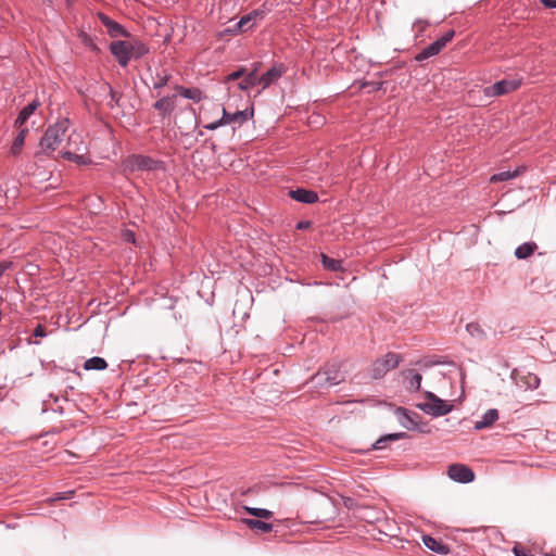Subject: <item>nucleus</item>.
<instances>
[{"mask_svg": "<svg viewBox=\"0 0 556 556\" xmlns=\"http://www.w3.org/2000/svg\"><path fill=\"white\" fill-rule=\"evenodd\" d=\"M455 31L453 29L446 31L442 37L424 48L416 56L417 62H422L431 56L439 54L442 49L453 39Z\"/></svg>", "mask_w": 556, "mask_h": 556, "instance_id": "obj_5", "label": "nucleus"}, {"mask_svg": "<svg viewBox=\"0 0 556 556\" xmlns=\"http://www.w3.org/2000/svg\"><path fill=\"white\" fill-rule=\"evenodd\" d=\"M428 26V21L419 18L415 21L413 28L416 29L417 34H422Z\"/></svg>", "mask_w": 556, "mask_h": 556, "instance_id": "obj_37", "label": "nucleus"}, {"mask_svg": "<svg viewBox=\"0 0 556 556\" xmlns=\"http://www.w3.org/2000/svg\"><path fill=\"white\" fill-rule=\"evenodd\" d=\"M127 167L131 170H156L163 167V162L154 160L147 155H131L126 161Z\"/></svg>", "mask_w": 556, "mask_h": 556, "instance_id": "obj_6", "label": "nucleus"}, {"mask_svg": "<svg viewBox=\"0 0 556 556\" xmlns=\"http://www.w3.org/2000/svg\"><path fill=\"white\" fill-rule=\"evenodd\" d=\"M267 13V10L265 8H260L251 11L250 13L243 15L239 22L237 23L236 27L240 30H247L251 28L253 25H255L256 22L262 21Z\"/></svg>", "mask_w": 556, "mask_h": 556, "instance_id": "obj_12", "label": "nucleus"}, {"mask_svg": "<svg viewBox=\"0 0 556 556\" xmlns=\"http://www.w3.org/2000/svg\"><path fill=\"white\" fill-rule=\"evenodd\" d=\"M176 94L165 96L157 100L153 108L159 112V114L164 118L172 114V112L176 108Z\"/></svg>", "mask_w": 556, "mask_h": 556, "instance_id": "obj_14", "label": "nucleus"}, {"mask_svg": "<svg viewBox=\"0 0 556 556\" xmlns=\"http://www.w3.org/2000/svg\"><path fill=\"white\" fill-rule=\"evenodd\" d=\"M253 116V109L237 111L235 113H229L225 109L223 110V122L226 124L237 123L242 125L248 122Z\"/></svg>", "mask_w": 556, "mask_h": 556, "instance_id": "obj_15", "label": "nucleus"}, {"mask_svg": "<svg viewBox=\"0 0 556 556\" xmlns=\"http://www.w3.org/2000/svg\"><path fill=\"white\" fill-rule=\"evenodd\" d=\"M406 437V433L405 432H400V433H390V434H387V435H383L381 437L380 439H378L374 444H372V448L374 450H381L386 446V443L387 442H390V441H396V440H400V439H403Z\"/></svg>", "mask_w": 556, "mask_h": 556, "instance_id": "obj_27", "label": "nucleus"}, {"mask_svg": "<svg viewBox=\"0 0 556 556\" xmlns=\"http://www.w3.org/2000/svg\"><path fill=\"white\" fill-rule=\"evenodd\" d=\"M110 52L114 55L122 67H126L131 60L129 40H115L109 46Z\"/></svg>", "mask_w": 556, "mask_h": 556, "instance_id": "obj_8", "label": "nucleus"}, {"mask_svg": "<svg viewBox=\"0 0 556 556\" xmlns=\"http://www.w3.org/2000/svg\"><path fill=\"white\" fill-rule=\"evenodd\" d=\"M401 357L395 353H388L384 357L377 359L372 365V377L375 379L382 378L388 371L399 366Z\"/></svg>", "mask_w": 556, "mask_h": 556, "instance_id": "obj_7", "label": "nucleus"}, {"mask_svg": "<svg viewBox=\"0 0 556 556\" xmlns=\"http://www.w3.org/2000/svg\"><path fill=\"white\" fill-rule=\"evenodd\" d=\"M223 125H225V123L223 122V117H222L220 119L206 125L205 128L210 129V130H215Z\"/></svg>", "mask_w": 556, "mask_h": 556, "instance_id": "obj_42", "label": "nucleus"}, {"mask_svg": "<svg viewBox=\"0 0 556 556\" xmlns=\"http://www.w3.org/2000/svg\"><path fill=\"white\" fill-rule=\"evenodd\" d=\"M108 367V363L104 358L93 356L87 359L84 364L85 370H104Z\"/></svg>", "mask_w": 556, "mask_h": 556, "instance_id": "obj_26", "label": "nucleus"}, {"mask_svg": "<svg viewBox=\"0 0 556 556\" xmlns=\"http://www.w3.org/2000/svg\"><path fill=\"white\" fill-rule=\"evenodd\" d=\"M242 522L251 530L260 533H269L274 526L270 522H266L264 520L252 519V518H243Z\"/></svg>", "mask_w": 556, "mask_h": 556, "instance_id": "obj_18", "label": "nucleus"}, {"mask_svg": "<svg viewBox=\"0 0 556 556\" xmlns=\"http://www.w3.org/2000/svg\"><path fill=\"white\" fill-rule=\"evenodd\" d=\"M70 125L71 122L67 117H61L55 122V124L49 126L40 138V152L47 155L54 152L63 141Z\"/></svg>", "mask_w": 556, "mask_h": 556, "instance_id": "obj_1", "label": "nucleus"}, {"mask_svg": "<svg viewBox=\"0 0 556 556\" xmlns=\"http://www.w3.org/2000/svg\"><path fill=\"white\" fill-rule=\"evenodd\" d=\"M28 132V129L27 128H20V131L17 134V136L14 138L13 140V143L11 146V153L16 155L20 153L23 144H24V141H25V137H26V134Z\"/></svg>", "mask_w": 556, "mask_h": 556, "instance_id": "obj_29", "label": "nucleus"}, {"mask_svg": "<svg viewBox=\"0 0 556 556\" xmlns=\"http://www.w3.org/2000/svg\"><path fill=\"white\" fill-rule=\"evenodd\" d=\"M286 68L282 64H276L265 72L262 76H258L260 85L265 89L278 80L285 73Z\"/></svg>", "mask_w": 556, "mask_h": 556, "instance_id": "obj_13", "label": "nucleus"}, {"mask_svg": "<svg viewBox=\"0 0 556 556\" xmlns=\"http://www.w3.org/2000/svg\"><path fill=\"white\" fill-rule=\"evenodd\" d=\"M244 73H245V68H244V67H240L239 70H237V71H235V72H232V73L228 74V75L226 76L225 81H235V80H237V79H240V78H242V76L244 75Z\"/></svg>", "mask_w": 556, "mask_h": 556, "instance_id": "obj_36", "label": "nucleus"}, {"mask_svg": "<svg viewBox=\"0 0 556 556\" xmlns=\"http://www.w3.org/2000/svg\"><path fill=\"white\" fill-rule=\"evenodd\" d=\"M513 552L515 554V556H532L531 554H529L525 548L516 545L514 548H513Z\"/></svg>", "mask_w": 556, "mask_h": 556, "instance_id": "obj_41", "label": "nucleus"}, {"mask_svg": "<svg viewBox=\"0 0 556 556\" xmlns=\"http://www.w3.org/2000/svg\"><path fill=\"white\" fill-rule=\"evenodd\" d=\"M521 173H522L521 168H517L515 170H503V172L492 175L490 178V181L491 182L507 181V180L518 177Z\"/></svg>", "mask_w": 556, "mask_h": 556, "instance_id": "obj_25", "label": "nucleus"}, {"mask_svg": "<svg viewBox=\"0 0 556 556\" xmlns=\"http://www.w3.org/2000/svg\"><path fill=\"white\" fill-rule=\"evenodd\" d=\"M536 249H538V245L535 242H525V243L520 244L519 247H517V249L515 250V256L518 260H526L530 255H532Z\"/></svg>", "mask_w": 556, "mask_h": 556, "instance_id": "obj_24", "label": "nucleus"}, {"mask_svg": "<svg viewBox=\"0 0 556 556\" xmlns=\"http://www.w3.org/2000/svg\"><path fill=\"white\" fill-rule=\"evenodd\" d=\"M498 419V412L495 408L488 409L482 416L480 420L475 422L476 430H482L491 427Z\"/></svg>", "mask_w": 556, "mask_h": 556, "instance_id": "obj_19", "label": "nucleus"}, {"mask_svg": "<svg viewBox=\"0 0 556 556\" xmlns=\"http://www.w3.org/2000/svg\"><path fill=\"white\" fill-rule=\"evenodd\" d=\"M10 263L0 262V277L9 269Z\"/></svg>", "mask_w": 556, "mask_h": 556, "instance_id": "obj_46", "label": "nucleus"}, {"mask_svg": "<svg viewBox=\"0 0 556 556\" xmlns=\"http://www.w3.org/2000/svg\"><path fill=\"white\" fill-rule=\"evenodd\" d=\"M427 402L417 405L419 409L432 417H441L452 412L453 404L440 399L434 393L427 391Z\"/></svg>", "mask_w": 556, "mask_h": 556, "instance_id": "obj_3", "label": "nucleus"}, {"mask_svg": "<svg viewBox=\"0 0 556 556\" xmlns=\"http://www.w3.org/2000/svg\"><path fill=\"white\" fill-rule=\"evenodd\" d=\"M540 2L546 8L556 9V0H540Z\"/></svg>", "mask_w": 556, "mask_h": 556, "instance_id": "obj_44", "label": "nucleus"}, {"mask_svg": "<svg viewBox=\"0 0 556 556\" xmlns=\"http://www.w3.org/2000/svg\"><path fill=\"white\" fill-rule=\"evenodd\" d=\"M121 100V96L113 90L112 87H110V101L108 102V105L110 108H114V105H118Z\"/></svg>", "mask_w": 556, "mask_h": 556, "instance_id": "obj_38", "label": "nucleus"}, {"mask_svg": "<svg viewBox=\"0 0 556 556\" xmlns=\"http://www.w3.org/2000/svg\"><path fill=\"white\" fill-rule=\"evenodd\" d=\"M466 330H467V332L472 338H476V339H479V340H485L486 339L485 331L483 330V328L478 323H469V324H467Z\"/></svg>", "mask_w": 556, "mask_h": 556, "instance_id": "obj_31", "label": "nucleus"}, {"mask_svg": "<svg viewBox=\"0 0 556 556\" xmlns=\"http://www.w3.org/2000/svg\"><path fill=\"white\" fill-rule=\"evenodd\" d=\"M61 155L67 161H72L78 165H87L91 163V160L83 154H77L71 151H62Z\"/></svg>", "mask_w": 556, "mask_h": 556, "instance_id": "obj_28", "label": "nucleus"}, {"mask_svg": "<svg viewBox=\"0 0 556 556\" xmlns=\"http://www.w3.org/2000/svg\"><path fill=\"white\" fill-rule=\"evenodd\" d=\"M344 379L345 377L340 369V365L338 363H328L312 377L311 381L314 383V387L328 388L341 383Z\"/></svg>", "mask_w": 556, "mask_h": 556, "instance_id": "obj_2", "label": "nucleus"}, {"mask_svg": "<svg viewBox=\"0 0 556 556\" xmlns=\"http://www.w3.org/2000/svg\"><path fill=\"white\" fill-rule=\"evenodd\" d=\"M522 84L520 78L502 79L495 84L488 86L483 89V93L486 98H495L508 94L517 90Z\"/></svg>", "mask_w": 556, "mask_h": 556, "instance_id": "obj_4", "label": "nucleus"}, {"mask_svg": "<svg viewBox=\"0 0 556 556\" xmlns=\"http://www.w3.org/2000/svg\"><path fill=\"white\" fill-rule=\"evenodd\" d=\"M33 334H34L35 337H45V336H46V331H45V329H43V327H42V326L38 325V326L34 329Z\"/></svg>", "mask_w": 556, "mask_h": 556, "instance_id": "obj_43", "label": "nucleus"}, {"mask_svg": "<svg viewBox=\"0 0 556 556\" xmlns=\"http://www.w3.org/2000/svg\"><path fill=\"white\" fill-rule=\"evenodd\" d=\"M256 85H260L257 66H255L251 72L244 73L242 79L238 83V88L241 90H248Z\"/></svg>", "mask_w": 556, "mask_h": 556, "instance_id": "obj_20", "label": "nucleus"}, {"mask_svg": "<svg viewBox=\"0 0 556 556\" xmlns=\"http://www.w3.org/2000/svg\"><path fill=\"white\" fill-rule=\"evenodd\" d=\"M73 495H74V491H65V492L56 493L55 496L53 498H51V501L68 500Z\"/></svg>", "mask_w": 556, "mask_h": 556, "instance_id": "obj_39", "label": "nucleus"}, {"mask_svg": "<svg viewBox=\"0 0 556 556\" xmlns=\"http://www.w3.org/2000/svg\"><path fill=\"white\" fill-rule=\"evenodd\" d=\"M447 476L459 483H469L475 479V472L470 467L463 464H452L447 468Z\"/></svg>", "mask_w": 556, "mask_h": 556, "instance_id": "obj_9", "label": "nucleus"}, {"mask_svg": "<svg viewBox=\"0 0 556 556\" xmlns=\"http://www.w3.org/2000/svg\"><path fill=\"white\" fill-rule=\"evenodd\" d=\"M323 266L330 271H339L342 269V262L340 260L331 258L328 255L321 253Z\"/></svg>", "mask_w": 556, "mask_h": 556, "instance_id": "obj_30", "label": "nucleus"}, {"mask_svg": "<svg viewBox=\"0 0 556 556\" xmlns=\"http://www.w3.org/2000/svg\"><path fill=\"white\" fill-rule=\"evenodd\" d=\"M170 79V74H168L166 71H163L161 73H156L153 77V88L154 89H161L164 86L168 84Z\"/></svg>", "mask_w": 556, "mask_h": 556, "instance_id": "obj_33", "label": "nucleus"}, {"mask_svg": "<svg viewBox=\"0 0 556 556\" xmlns=\"http://www.w3.org/2000/svg\"><path fill=\"white\" fill-rule=\"evenodd\" d=\"M129 49H130V54H131V59H141L142 56L147 55L149 53V47L138 40V39H132V40H129Z\"/></svg>", "mask_w": 556, "mask_h": 556, "instance_id": "obj_22", "label": "nucleus"}, {"mask_svg": "<svg viewBox=\"0 0 556 556\" xmlns=\"http://www.w3.org/2000/svg\"><path fill=\"white\" fill-rule=\"evenodd\" d=\"M422 542L427 548L440 555H447L450 553V547L446 544L431 535H422Z\"/></svg>", "mask_w": 556, "mask_h": 556, "instance_id": "obj_17", "label": "nucleus"}, {"mask_svg": "<svg viewBox=\"0 0 556 556\" xmlns=\"http://www.w3.org/2000/svg\"><path fill=\"white\" fill-rule=\"evenodd\" d=\"M97 16L100 20V22L105 26L106 33L111 38L130 37V34L119 23L113 21L103 12H98Z\"/></svg>", "mask_w": 556, "mask_h": 556, "instance_id": "obj_10", "label": "nucleus"}, {"mask_svg": "<svg viewBox=\"0 0 556 556\" xmlns=\"http://www.w3.org/2000/svg\"><path fill=\"white\" fill-rule=\"evenodd\" d=\"M175 89L181 97L186 99H190L194 102H200L202 100V91L199 88H186L182 86H176Z\"/></svg>", "mask_w": 556, "mask_h": 556, "instance_id": "obj_23", "label": "nucleus"}, {"mask_svg": "<svg viewBox=\"0 0 556 556\" xmlns=\"http://www.w3.org/2000/svg\"><path fill=\"white\" fill-rule=\"evenodd\" d=\"M244 509L250 515H252V516H254L256 518L265 519V520L270 519L274 516V513L271 510L266 509V508L244 507Z\"/></svg>", "mask_w": 556, "mask_h": 556, "instance_id": "obj_32", "label": "nucleus"}, {"mask_svg": "<svg viewBox=\"0 0 556 556\" xmlns=\"http://www.w3.org/2000/svg\"><path fill=\"white\" fill-rule=\"evenodd\" d=\"M311 226V222L308 220H301L298 223L296 228L298 229H307Z\"/></svg>", "mask_w": 556, "mask_h": 556, "instance_id": "obj_45", "label": "nucleus"}, {"mask_svg": "<svg viewBox=\"0 0 556 556\" xmlns=\"http://www.w3.org/2000/svg\"><path fill=\"white\" fill-rule=\"evenodd\" d=\"M122 236H123V239L126 242H129V243H135L136 242L135 232L129 230V229L124 230Z\"/></svg>", "mask_w": 556, "mask_h": 556, "instance_id": "obj_40", "label": "nucleus"}, {"mask_svg": "<svg viewBox=\"0 0 556 556\" xmlns=\"http://www.w3.org/2000/svg\"><path fill=\"white\" fill-rule=\"evenodd\" d=\"M395 415L401 426L407 430L418 429L421 417L417 413L410 412L403 407H397Z\"/></svg>", "mask_w": 556, "mask_h": 556, "instance_id": "obj_11", "label": "nucleus"}, {"mask_svg": "<svg viewBox=\"0 0 556 556\" xmlns=\"http://www.w3.org/2000/svg\"><path fill=\"white\" fill-rule=\"evenodd\" d=\"M289 195L291 199L305 204H313L318 201L317 192L304 188L290 190Z\"/></svg>", "mask_w": 556, "mask_h": 556, "instance_id": "obj_16", "label": "nucleus"}, {"mask_svg": "<svg viewBox=\"0 0 556 556\" xmlns=\"http://www.w3.org/2000/svg\"><path fill=\"white\" fill-rule=\"evenodd\" d=\"M39 101L38 100H34L31 101L30 103H28L26 106H24L16 121H15V126L21 128L25 122L34 114V112L38 109L39 106Z\"/></svg>", "mask_w": 556, "mask_h": 556, "instance_id": "obj_21", "label": "nucleus"}, {"mask_svg": "<svg viewBox=\"0 0 556 556\" xmlns=\"http://www.w3.org/2000/svg\"><path fill=\"white\" fill-rule=\"evenodd\" d=\"M81 41L83 43L89 48L92 52H96L98 53L100 51L99 47L97 46V43L92 40L91 37H89L88 35H84L83 38H81Z\"/></svg>", "mask_w": 556, "mask_h": 556, "instance_id": "obj_35", "label": "nucleus"}, {"mask_svg": "<svg viewBox=\"0 0 556 556\" xmlns=\"http://www.w3.org/2000/svg\"><path fill=\"white\" fill-rule=\"evenodd\" d=\"M422 376L419 372L412 371V377L409 379V387L416 391L420 389Z\"/></svg>", "mask_w": 556, "mask_h": 556, "instance_id": "obj_34", "label": "nucleus"}]
</instances>
